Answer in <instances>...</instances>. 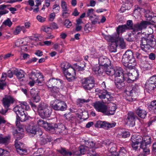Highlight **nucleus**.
I'll return each instance as SVG.
<instances>
[{
  "instance_id": "48",
  "label": "nucleus",
  "mask_w": 156,
  "mask_h": 156,
  "mask_svg": "<svg viewBox=\"0 0 156 156\" xmlns=\"http://www.w3.org/2000/svg\"><path fill=\"white\" fill-rule=\"evenodd\" d=\"M61 66L64 71V73L65 70H67L69 67L71 66L69 63L67 62L62 63Z\"/></svg>"
},
{
  "instance_id": "39",
  "label": "nucleus",
  "mask_w": 156,
  "mask_h": 156,
  "mask_svg": "<svg viewBox=\"0 0 156 156\" xmlns=\"http://www.w3.org/2000/svg\"><path fill=\"white\" fill-rule=\"evenodd\" d=\"M10 139L9 136L2 137L0 135V144H8L9 143Z\"/></svg>"
},
{
  "instance_id": "37",
  "label": "nucleus",
  "mask_w": 156,
  "mask_h": 156,
  "mask_svg": "<svg viewBox=\"0 0 156 156\" xmlns=\"http://www.w3.org/2000/svg\"><path fill=\"white\" fill-rule=\"evenodd\" d=\"M119 133L120 137L124 138L128 137L130 135L129 133L124 130H121Z\"/></svg>"
},
{
  "instance_id": "19",
  "label": "nucleus",
  "mask_w": 156,
  "mask_h": 156,
  "mask_svg": "<svg viewBox=\"0 0 156 156\" xmlns=\"http://www.w3.org/2000/svg\"><path fill=\"white\" fill-rule=\"evenodd\" d=\"M135 115L132 112H129L127 114L126 119V123L129 126L133 127L135 125Z\"/></svg>"
},
{
  "instance_id": "14",
  "label": "nucleus",
  "mask_w": 156,
  "mask_h": 156,
  "mask_svg": "<svg viewBox=\"0 0 156 156\" xmlns=\"http://www.w3.org/2000/svg\"><path fill=\"white\" fill-rule=\"evenodd\" d=\"M93 106L97 111L102 112L105 115L107 109V105L104 103L99 101H96L93 103Z\"/></svg>"
},
{
  "instance_id": "51",
  "label": "nucleus",
  "mask_w": 156,
  "mask_h": 156,
  "mask_svg": "<svg viewBox=\"0 0 156 156\" xmlns=\"http://www.w3.org/2000/svg\"><path fill=\"white\" fill-rule=\"evenodd\" d=\"M3 24L6 26L10 27L12 24V22L9 18H7L4 21Z\"/></svg>"
},
{
  "instance_id": "35",
  "label": "nucleus",
  "mask_w": 156,
  "mask_h": 156,
  "mask_svg": "<svg viewBox=\"0 0 156 156\" xmlns=\"http://www.w3.org/2000/svg\"><path fill=\"white\" fill-rule=\"evenodd\" d=\"M61 6L62 11H69V8L66 2L64 0H61Z\"/></svg>"
},
{
  "instance_id": "15",
  "label": "nucleus",
  "mask_w": 156,
  "mask_h": 156,
  "mask_svg": "<svg viewBox=\"0 0 156 156\" xmlns=\"http://www.w3.org/2000/svg\"><path fill=\"white\" fill-rule=\"evenodd\" d=\"M64 74L69 81H71L75 79V71L74 69L72 66L69 67L67 70H65Z\"/></svg>"
},
{
  "instance_id": "23",
  "label": "nucleus",
  "mask_w": 156,
  "mask_h": 156,
  "mask_svg": "<svg viewBox=\"0 0 156 156\" xmlns=\"http://www.w3.org/2000/svg\"><path fill=\"white\" fill-rule=\"evenodd\" d=\"M98 63L100 65L107 66L110 65V60L105 57L101 56L99 58Z\"/></svg>"
},
{
  "instance_id": "52",
  "label": "nucleus",
  "mask_w": 156,
  "mask_h": 156,
  "mask_svg": "<svg viewBox=\"0 0 156 156\" xmlns=\"http://www.w3.org/2000/svg\"><path fill=\"white\" fill-rule=\"evenodd\" d=\"M142 66L144 70H147L151 69L152 66L150 63L146 62Z\"/></svg>"
},
{
  "instance_id": "10",
  "label": "nucleus",
  "mask_w": 156,
  "mask_h": 156,
  "mask_svg": "<svg viewBox=\"0 0 156 156\" xmlns=\"http://www.w3.org/2000/svg\"><path fill=\"white\" fill-rule=\"evenodd\" d=\"M82 85L85 90H90L94 86V79L92 77H89L83 79L82 80Z\"/></svg>"
},
{
  "instance_id": "4",
  "label": "nucleus",
  "mask_w": 156,
  "mask_h": 156,
  "mask_svg": "<svg viewBox=\"0 0 156 156\" xmlns=\"http://www.w3.org/2000/svg\"><path fill=\"white\" fill-rule=\"evenodd\" d=\"M29 77L31 80L29 82L28 84L33 87L35 83L38 84H41L44 80V77L40 73H37L32 71L29 74Z\"/></svg>"
},
{
  "instance_id": "62",
  "label": "nucleus",
  "mask_w": 156,
  "mask_h": 156,
  "mask_svg": "<svg viewBox=\"0 0 156 156\" xmlns=\"http://www.w3.org/2000/svg\"><path fill=\"white\" fill-rule=\"evenodd\" d=\"M55 16V13L53 12L51 13L49 16V20L52 21L54 19Z\"/></svg>"
},
{
  "instance_id": "26",
  "label": "nucleus",
  "mask_w": 156,
  "mask_h": 156,
  "mask_svg": "<svg viewBox=\"0 0 156 156\" xmlns=\"http://www.w3.org/2000/svg\"><path fill=\"white\" fill-rule=\"evenodd\" d=\"M136 113L139 117L143 119L145 118L147 114L146 111L144 110L140 107L136 109Z\"/></svg>"
},
{
  "instance_id": "46",
  "label": "nucleus",
  "mask_w": 156,
  "mask_h": 156,
  "mask_svg": "<svg viewBox=\"0 0 156 156\" xmlns=\"http://www.w3.org/2000/svg\"><path fill=\"white\" fill-rule=\"evenodd\" d=\"M109 44V49L110 51L111 52H115L116 51V48L118 46L116 42Z\"/></svg>"
},
{
  "instance_id": "24",
  "label": "nucleus",
  "mask_w": 156,
  "mask_h": 156,
  "mask_svg": "<svg viewBox=\"0 0 156 156\" xmlns=\"http://www.w3.org/2000/svg\"><path fill=\"white\" fill-rule=\"evenodd\" d=\"M39 91L37 89H32L30 91V94L31 97L33 99L34 101L37 102L40 100V98L38 95Z\"/></svg>"
},
{
  "instance_id": "16",
  "label": "nucleus",
  "mask_w": 156,
  "mask_h": 156,
  "mask_svg": "<svg viewBox=\"0 0 156 156\" xmlns=\"http://www.w3.org/2000/svg\"><path fill=\"white\" fill-rule=\"evenodd\" d=\"M15 100L13 97L9 95L5 96L2 100L3 106L6 109H8L10 105L13 104Z\"/></svg>"
},
{
  "instance_id": "34",
  "label": "nucleus",
  "mask_w": 156,
  "mask_h": 156,
  "mask_svg": "<svg viewBox=\"0 0 156 156\" xmlns=\"http://www.w3.org/2000/svg\"><path fill=\"white\" fill-rule=\"evenodd\" d=\"M105 71L106 74L108 76H114L115 73V68H111L110 67H107L105 69Z\"/></svg>"
},
{
  "instance_id": "5",
  "label": "nucleus",
  "mask_w": 156,
  "mask_h": 156,
  "mask_svg": "<svg viewBox=\"0 0 156 156\" xmlns=\"http://www.w3.org/2000/svg\"><path fill=\"white\" fill-rule=\"evenodd\" d=\"M151 22L156 23V16L152 17L150 21H143L140 23L134 25L132 29L133 30L132 33L134 34L136 32L141 31L143 29L146 28L147 26L150 24Z\"/></svg>"
},
{
  "instance_id": "18",
  "label": "nucleus",
  "mask_w": 156,
  "mask_h": 156,
  "mask_svg": "<svg viewBox=\"0 0 156 156\" xmlns=\"http://www.w3.org/2000/svg\"><path fill=\"white\" fill-rule=\"evenodd\" d=\"M63 81L60 79L52 78L49 80L47 83V86L48 88H51V87L55 86V85H61L60 87L62 86Z\"/></svg>"
},
{
  "instance_id": "29",
  "label": "nucleus",
  "mask_w": 156,
  "mask_h": 156,
  "mask_svg": "<svg viewBox=\"0 0 156 156\" xmlns=\"http://www.w3.org/2000/svg\"><path fill=\"white\" fill-rule=\"evenodd\" d=\"M108 149H110L109 150L110 152L112 153L113 156H115V154L117 153L116 152L117 147L116 145L113 143H110L108 144Z\"/></svg>"
},
{
  "instance_id": "2",
  "label": "nucleus",
  "mask_w": 156,
  "mask_h": 156,
  "mask_svg": "<svg viewBox=\"0 0 156 156\" xmlns=\"http://www.w3.org/2000/svg\"><path fill=\"white\" fill-rule=\"evenodd\" d=\"M30 108L26 102H21L20 104L15 107L13 111L16 113L22 122L27 120L28 117L25 112V110H28Z\"/></svg>"
},
{
  "instance_id": "54",
  "label": "nucleus",
  "mask_w": 156,
  "mask_h": 156,
  "mask_svg": "<svg viewBox=\"0 0 156 156\" xmlns=\"http://www.w3.org/2000/svg\"><path fill=\"white\" fill-rule=\"evenodd\" d=\"M36 19L40 22L41 23H44L46 20V18L43 17L41 16L38 15L36 16Z\"/></svg>"
},
{
  "instance_id": "7",
  "label": "nucleus",
  "mask_w": 156,
  "mask_h": 156,
  "mask_svg": "<svg viewBox=\"0 0 156 156\" xmlns=\"http://www.w3.org/2000/svg\"><path fill=\"white\" fill-rule=\"evenodd\" d=\"M38 111L39 115L43 118L49 117L52 112L51 108L46 105L39 106Z\"/></svg>"
},
{
  "instance_id": "45",
  "label": "nucleus",
  "mask_w": 156,
  "mask_h": 156,
  "mask_svg": "<svg viewBox=\"0 0 156 156\" xmlns=\"http://www.w3.org/2000/svg\"><path fill=\"white\" fill-rule=\"evenodd\" d=\"M126 151L124 147L121 148L119 154L116 153L115 154V156H125Z\"/></svg>"
},
{
  "instance_id": "32",
  "label": "nucleus",
  "mask_w": 156,
  "mask_h": 156,
  "mask_svg": "<svg viewBox=\"0 0 156 156\" xmlns=\"http://www.w3.org/2000/svg\"><path fill=\"white\" fill-rule=\"evenodd\" d=\"M116 43L117 46H119L122 49H124L126 47L125 43L122 38L118 37L117 41H116Z\"/></svg>"
},
{
  "instance_id": "31",
  "label": "nucleus",
  "mask_w": 156,
  "mask_h": 156,
  "mask_svg": "<svg viewBox=\"0 0 156 156\" xmlns=\"http://www.w3.org/2000/svg\"><path fill=\"white\" fill-rule=\"evenodd\" d=\"M93 70L94 73L98 75H101L104 72L102 67L101 66H98L96 67H94L93 68Z\"/></svg>"
},
{
  "instance_id": "59",
  "label": "nucleus",
  "mask_w": 156,
  "mask_h": 156,
  "mask_svg": "<svg viewBox=\"0 0 156 156\" xmlns=\"http://www.w3.org/2000/svg\"><path fill=\"white\" fill-rule=\"evenodd\" d=\"M8 153L7 151L0 148V156H5V154H8Z\"/></svg>"
},
{
  "instance_id": "42",
  "label": "nucleus",
  "mask_w": 156,
  "mask_h": 156,
  "mask_svg": "<svg viewBox=\"0 0 156 156\" xmlns=\"http://www.w3.org/2000/svg\"><path fill=\"white\" fill-rule=\"evenodd\" d=\"M106 39L109 42L111 43V44L114 43L116 42L117 41V38L116 37L114 36H108L106 37Z\"/></svg>"
},
{
  "instance_id": "12",
  "label": "nucleus",
  "mask_w": 156,
  "mask_h": 156,
  "mask_svg": "<svg viewBox=\"0 0 156 156\" xmlns=\"http://www.w3.org/2000/svg\"><path fill=\"white\" fill-rule=\"evenodd\" d=\"M139 74L138 71L134 70L133 73L130 72L125 73L124 78L126 79V81L128 83H132L138 77Z\"/></svg>"
},
{
  "instance_id": "60",
  "label": "nucleus",
  "mask_w": 156,
  "mask_h": 156,
  "mask_svg": "<svg viewBox=\"0 0 156 156\" xmlns=\"http://www.w3.org/2000/svg\"><path fill=\"white\" fill-rule=\"evenodd\" d=\"M69 11H62V15L63 17L67 18L69 16Z\"/></svg>"
},
{
  "instance_id": "50",
  "label": "nucleus",
  "mask_w": 156,
  "mask_h": 156,
  "mask_svg": "<svg viewBox=\"0 0 156 156\" xmlns=\"http://www.w3.org/2000/svg\"><path fill=\"white\" fill-rule=\"evenodd\" d=\"M116 125V123L115 122L110 123L105 121V128L108 129L109 128H112L115 127Z\"/></svg>"
},
{
  "instance_id": "33",
  "label": "nucleus",
  "mask_w": 156,
  "mask_h": 156,
  "mask_svg": "<svg viewBox=\"0 0 156 156\" xmlns=\"http://www.w3.org/2000/svg\"><path fill=\"white\" fill-rule=\"evenodd\" d=\"M13 73L18 79H21L24 76V72L22 70H15Z\"/></svg>"
},
{
  "instance_id": "17",
  "label": "nucleus",
  "mask_w": 156,
  "mask_h": 156,
  "mask_svg": "<svg viewBox=\"0 0 156 156\" xmlns=\"http://www.w3.org/2000/svg\"><path fill=\"white\" fill-rule=\"evenodd\" d=\"M140 90L139 87L137 85H135L133 87L132 89L131 90H126V93L129 96L136 97L138 95V93H140Z\"/></svg>"
},
{
  "instance_id": "36",
  "label": "nucleus",
  "mask_w": 156,
  "mask_h": 156,
  "mask_svg": "<svg viewBox=\"0 0 156 156\" xmlns=\"http://www.w3.org/2000/svg\"><path fill=\"white\" fill-rule=\"evenodd\" d=\"M128 29L127 26L126 25H119L117 28V32L119 34L120 33H122Z\"/></svg>"
},
{
  "instance_id": "1",
  "label": "nucleus",
  "mask_w": 156,
  "mask_h": 156,
  "mask_svg": "<svg viewBox=\"0 0 156 156\" xmlns=\"http://www.w3.org/2000/svg\"><path fill=\"white\" fill-rule=\"evenodd\" d=\"M146 37L142 38L140 40V47L145 52H149L151 49L156 44L154 36L152 34H147Z\"/></svg>"
},
{
  "instance_id": "27",
  "label": "nucleus",
  "mask_w": 156,
  "mask_h": 156,
  "mask_svg": "<svg viewBox=\"0 0 156 156\" xmlns=\"http://www.w3.org/2000/svg\"><path fill=\"white\" fill-rule=\"evenodd\" d=\"M15 147L17 149V151L20 154H25L27 153V150L20 147V145L17 142L15 143Z\"/></svg>"
},
{
  "instance_id": "28",
  "label": "nucleus",
  "mask_w": 156,
  "mask_h": 156,
  "mask_svg": "<svg viewBox=\"0 0 156 156\" xmlns=\"http://www.w3.org/2000/svg\"><path fill=\"white\" fill-rule=\"evenodd\" d=\"M27 39H18L15 43V45L17 47H22L23 46L26 45L27 44Z\"/></svg>"
},
{
  "instance_id": "13",
  "label": "nucleus",
  "mask_w": 156,
  "mask_h": 156,
  "mask_svg": "<svg viewBox=\"0 0 156 156\" xmlns=\"http://www.w3.org/2000/svg\"><path fill=\"white\" fill-rule=\"evenodd\" d=\"M156 87V76H154L151 77L146 82L145 88L149 90H153Z\"/></svg>"
},
{
  "instance_id": "21",
  "label": "nucleus",
  "mask_w": 156,
  "mask_h": 156,
  "mask_svg": "<svg viewBox=\"0 0 156 156\" xmlns=\"http://www.w3.org/2000/svg\"><path fill=\"white\" fill-rule=\"evenodd\" d=\"M142 137L141 136L134 134L133 135L131 138V140L132 143H140V147L141 148H144V145L142 143Z\"/></svg>"
},
{
  "instance_id": "41",
  "label": "nucleus",
  "mask_w": 156,
  "mask_h": 156,
  "mask_svg": "<svg viewBox=\"0 0 156 156\" xmlns=\"http://www.w3.org/2000/svg\"><path fill=\"white\" fill-rule=\"evenodd\" d=\"M105 121H98L95 125V126L97 128H105Z\"/></svg>"
},
{
  "instance_id": "57",
  "label": "nucleus",
  "mask_w": 156,
  "mask_h": 156,
  "mask_svg": "<svg viewBox=\"0 0 156 156\" xmlns=\"http://www.w3.org/2000/svg\"><path fill=\"white\" fill-rule=\"evenodd\" d=\"M72 25V23L69 20H66L65 22V25L67 28H69Z\"/></svg>"
},
{
  "instance_id": "6",
  "label": "nucleus",
  "mask_w": 156,
  "mask_h": 156,
  "mask_svg": "<svg viewBox=\"0 0 156 156\" xmlns=\"http://www.w3.org/2000/svg\"><path fill=\"white\" fill-rule=\"evenodd\" d=\"M50 105L56 111H65L67 108V105L65 102L58 99H55L51 101Z\"/></svg>"
},
{
  "instance_id": "56",
  "label": "nucleus",
  "mask_w": 156,
  "mask_h": 156,
  "mask_svg": "<svg viewBox=\"0 0 156 156\" xmlns=\"http://www.w3.org/2000/svg\"><path fill=\"white\" fill-rule=\"evenodd\" d=\"M149 107L153 109H156V100L151 102Z\"/></svg>"
},
{
  "instance_id": "63",
  "label": "nucleus",
  "mask_w": 156,
  "mask_h": 156,
  "mask_svg": "<svg viewBox=\"0 0 156 156\" xmlns=\"http://www.w3.org/2000/svg\"><path fill=\"white\" fill-rule=\"evenodd\" d=\"M94 9L92 8L88 9L87 14V16H89L90 15L93 14Z\"/></svg>"
},
{
  "instance_id": "44",
  "label": "nucleus",
  "mask_w": 156,
  "mask_h": 156,
  "mask_svg": "<svg viewBox=\"0 0 156 156\" xmlns=\"http://www.w3.org/2000/svg\"><path fill=\"white\" fill-rule=\"evenodd\" d=\"M35 2L36 3L35 6L36 8L33 9V12H37L39 11V6L41 4V0H35Z\"/></svg>"
},
{
  "instance_id": "30",
  "label": "nucleus",
  "mask_w": 156,
  "mask_h": 156,
  "mask_svg": "<svg viewBox=\"0 0 156 156\" xmlns=\"http://www.w3.org/2000/svg\"><path fill=\"white\" fill-rule=\"evenodd\" d=\"M58 151L61 154L64 156H67L68 155H74L75 154L74 152H71L69 151H66L64 148H61L60 149L58 150Z\"/></svg>"
},
{
  "instance_id": "47",
  "label": "nucleus",
  "mask_w": 156,
  "mask_h": 156,
  "mask_svg": "<svg viewBox=\"0 0 156 156\" xmlns=\"http://www.w3.org/2000/svg\"><path fill=\"white\" fill-rule=\"evenodd\" d=\"M88 147L87 146H85L81 145L80 147L79 151L81 154H84L88 150Z\"/></svg>"
},
{
  "instance_id": "3",
  "label": "nucleus",
  "mask_w": 156,
  "mask_h": 156,
  "mask_svg": "<svg viewBox=\"0 0 156 156\" xmlns=\"http://www.w3.org/2000/svg\"><path fill=\"white\" fill-rule=\"evenodd\" d=\"M122 62L127 69H134L136 64V61L133 57V52L129 50L127 51L123 55Z\"/></svg>"
},
{
  "instance_id": "25",
  "label": "nucleus",
  "mask_w": 156,
  "mask_h": 156,
  "mask_svg": "<svg viewBox=\"0 0 156 156\" xmlns=\"http://www.w3.org/2000/svg\"><path fill=\"white\" fill-rule=\"evenodd\" d=\"M115 73L114 76L115 78L117 77H124L125 73H123V70L121 67H116L115 68Z\"/></svg>"
},
{
  "instance_id": "38",
  "label": "nucleus",
  "mask_w": 156,
  "mask_h": 156,
  "mask_svg": "<svg viewBox=\"0 0 156 156\" xmlns=\"http://www.w3.org/2000/svg\"><path fill=\"white\" fill-rule=\"evenodd\" d=\"M60 8L59 6V3H57L56 1L52 7V10L55 13H58L59 12Z\"/></svg>"
},
{
  "instance_id": "58",
  "label": "nucleus",
  "mask_w": 156,
  "mask_h": 156,
  "mask_svg": "<svg viewBox=\"0 0 156 156\" xmlns=\"http://www.w3.org/2000/svg\"><path fill=\"white\" fill-rule=\"evenodd\" d=\"M6 86V84L3 81V79L1 80L0 81V90H3L4 88V87Z\"/></svg>"
},
{
  "instance_id": "11",
  "label": "nucleus",
  "mask_w": 156,
  "mask_h": 156,
  "mask_svg": "<svg viewBox=\"0 0 156 156\" xmlns=\"http://www.w3.org/2000/svg\"><path fill=\"white\" fill-rule=\"evenodd\" d=\"M151 137L149 136H144L142 137V143L144 145V148H141L143 150L145 155L148 154L150 153V150L148 146L151 143Z\"/></svg>"
},
{
  "instance_id": "55",
  "label": "nucleus",
  "mask_w": 156,
  "mask_h": 156,
  "mask_svg": "<svg viewBox=\"0 0 156 156\" xmlns=\"http://www.w3.org/2000/svg\"><path fill=\"white\" fill-rule=\"evenodd\" d=\"M20 30V26H17L13 32V34L15 35H17L19 34L21 31Z\"/></svg>"
},
{
  "instance_id": "49",
  "label": "nucleus",
  "mask_w": 156,
  "mask_h": 156,
  "mask_svg": "<svg viewBox=\"0 0 156 156\" xmlns=\"http://www.w3.org/2000/svg\"><path fill=\"white\" fill-rule=\"evenodd\" d=\"M41 30L42 31L48 34L51 31V28L50 27L47 26H43L41 27Z\"/></svg>"
},
{
  "instance_id": "53",
  "label": "nucleus",
  "mask_w": 156,
  "mask_h": 156,
  "mask_svg": "<svg viewBox=\"0 0 156 156\" xmlns=\"http://www.w3.org/2000/svg\"><path fill=\"white\" fill-rule=\"evenodd\" d=\"M14 136L15 137H16V142L20 144V143L18 142L17 140H19L21 138H22L23 137V135L22 133H16L14 134ZM16 141H15V142Z\"/></svg>"
},
{
  "instance_id": "43",
  "label": "nucleus",
  "mask_w": 156,
  "mask_h": 156,
  "mask_svg": "<svg viewBox=\"0 0 156 156\" xmlns=\"http://www.w3.org/2000/svg\"><path fill=\"white\" fill-rule=\"evenodd\" d=\"M57 86L58 87H57L54 86H53L52 87H51V88L48 89L51 91L52 92L57 93L59 91V89L62 88L63 84L62 85V86L61 87H60L61 86V85L58 84Z\"/></svg>"
},
{
  "instance_id": "64",
  "label": "nucleus",
  "mask_w": 156,
  "mask_h": 156,
  "mask_svg": "<svg viewBox=\"0 0 156 156\" xmlns=\"http://www.w3.org/2000/svg\"><path fill=\"white\" fill-rule=\"evenodd\" d=\"M139 144V143H132L131 144L133 148L134 149L136 150L138 147V145Z\"/></svg>"
},
{
  "instance_id": "22",
  "label": "nucleus",
  "mask_w": 156,
  "mask_h": 156,
  "mask_svg": "<svg viewBox=\"0 0 156 156\" xmlns=\"http://www.w3.org/2000/svg\"><path fill=\"white\" fill-rule=\"evenodd\" d=\"M116 109V105L114 104L110 105L108 107L107 105V109L105 110V115H113L115 112Z\"/></svg>"
},
{
  "instance_id": "61",
  "label": "nucleus",
  "mask_w": 156,
  "mask_h": 156,
  "mask_svg": "<svg viewBox=\"0 0 156 156\" xmlns=\"http://www.w3.org/2000/svg\"><path fill=\"white\" fill-rule=\"evenodd\" d=\"M151 14V13L149 12V13L147 12L145 14V17L147 18V20H148V21H150L151 20L152 16L150 14Z\"/></svg>"
},
{
  "instance_id": "9",
  "label": "nucleus",
  "mask_w": 156,
  "mask_h": 156,
  "mask_svg": "<svg viewBox=\"0 0 156 156\" xmlns=\"http://www.w3.org/2000/svg\"><path fill=\"white\" fill-rule=\"evenodd\" d=\"M37 122L39 126L43 127L46 131H52L58 127L56 124L48 123L42 119L38 120Z\"/></svg>"
},
{
  "instance_id": "8",
  "label": "nucleus",
  "mask_w": 156,
  "mask_h": 156,
  "mask_svg": "<svg viewBox=\"0 0 156 156\" xmlns=\"http://www.w3.org/2000/svg\"><path fill=\"white\" fill-rule=\"evenodd\" d=\"M98 97L101 99H104L105 103H109L113 99L111 93L105 90H100L97 93Z\"/></svg>"
},
{
  "instance_id": "40",
  "label": "nucleus",
  "mask_w": 156,
  "mask_h": 156,
  "mask_svg": "<svg viewBox=\"0 0 156 156\" xmlns=\"http://www.w3.org/2000/svg\"><path fill=\"white\" fill-rule=\"evenodd\" d=\"M37 128V127L36 125L30 126V128L27 129V131L30 133L35 135L36 133V132Z\"/></svg>"
},
{
  "instance_id": "20",
  "label": "nucleus",
  "mask_w": 156,
  "mask_h": 156,
  "mask_svg": "<svg viewBox=\"0 0 156 156\" xmlns=\"http://www.w3.org/2000/svg\"><path fill=\"white\" fill-rule=\"evenodd\" d=\"M126 79L124 77H117L115 79V83L116 87L119 89L123 88L125 85Z\"/></svg>"
}]
</instances>
